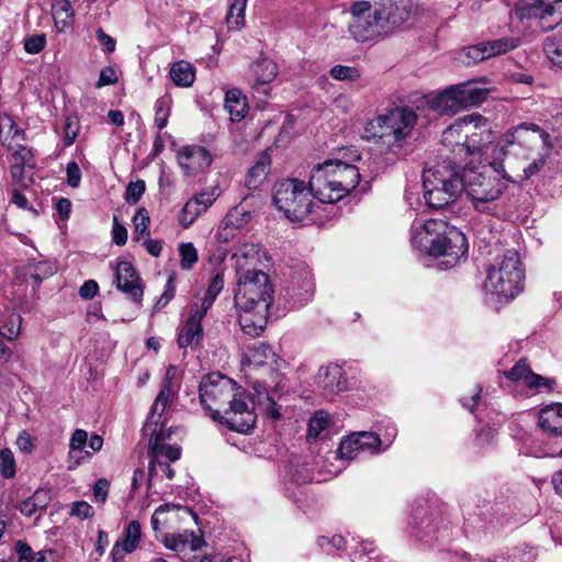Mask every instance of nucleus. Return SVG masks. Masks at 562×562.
I'll use <instances>...</instances> for the list:
<instances>
[{
	"mask_svg": "<svg viewBox=\"0 0 562 562\" xmlns=\"http://www.w3.org/2000/svg\"><path fill=\"white\" fill-rule=\"evenodd\" d=\"M251 397L241 386L226 375L210 373L199 385L200 403L210 417L227 429L247 434L257 422L255 405L270 419L281 418V406L265 386H255Z\"/></svg>",
	"mask_w": 562,
	"mask_h": 562,
	"instance_id": "f257e3e1",
	"label": "nucleus"
},
{
	"mask_svg": "<svg viewBox=\"0 0 562 562\" xmlns=\"http://www.w3.org/2000/svg\"><path fill=\"white\" fill-rule=\"evenodd\" d=\"M348 24L350 35L357 42H372L385 38L411 16L408 0L353 1Z\"/></svg>",
	"mask_w": 562,
	"mask_h": 562,
	"instance_id": "f03ea898",
	"label": "nucleus"
},
{
	"mask_svg": "<svg viewBox=\"0 0 562 562\" xmlns=\"http://www.w3.org/2000/svg\"><path fill=\"white\" fill-rule=\"evenodd\" d=\"M412 244L429 256L442 257L446 268L453 267L468 251L464 234L443 220L414 222Z\"/></svg>",
	"mask_w": 562,
	"mask_h": 562,
	"instance_id": "7ed1b4c3",
	"label": "nucleus"
},
{
	"mask_svg": "<svg viewBox=\"0 0 562 562\" xmlns=\"http://www.w3.org/2000/svg\"><path fill=\"white\" fill-rule=\"evenodd\" d=\"M361 178L359 167L341 160H326L315 166L310 186L321 204H334L349 194Z\"/></svg>",
	"mask_w": 562,
	"mask_h": 562,
	"instance_id": "20e7f679",
	"label": "nucleus"
},
{
	"mask_svg": "<svg viewBox=\"0 0 562 562\" xmlns=\"http://www.w3.org/2000/svg\"><path fill=\"white\" fill-rule=\"evenodd\" d=\"M424 199L430 209L439 210L457 201L463 192L462 170L450 162H441L423 172Z\"/></svg>",
	"mask_w": 562,
	"mask_h": 562,
	"instance_id": "39448f33",
	"label": "nucleus"
},
{
	"mask_svg": "<svg viewBox=\"0 0 562 562\" xmlns=\"http://www.w3.org/2000/svg\"><path fill=\"white\" fill-rule=\"evenodd\" d=\"M524 270L517 251L508 250L486 270L484 290L498 300H512L522 290Z\"/></svg>",
	"mask_w": 562,
	"mask_h": 562,
	"instance_id": "423d86ee",
	"label": "nucleus"
},
{
	"mask_svg": "<svg viewBox=\"0 0 562 562\" xmlns=\"http://www.w3.org/2000/svg\"><path fill=\"white\" fill-rule=\"evenodd\" d=\"M273 204L290 221L301 222L311 215L318 205L314 202V191L310 183L288 178L273 187Z\"/></svg>",
	"mask_w": 562,
	"mask_h": 562,
	"instance_id": "0eeeda50",
	"label": "nucleus"
},
{
	"mask_svg": "<svg viewBox=\"0 0 562 562\" xmlns=\"http://www.w3.org/2000/svg\"><path fill=\"white\" fill-rule=\"evenodd\" d=\"M486 168L469 167L462 168V178L465 193L471 199L473 206L479 212L492 213V202L497 200L505 189L498 179L486 175Z\"/></svg>",
	"mask_w": 562,
	"mask_h": 562,
	"instance_id": "6e6552de",
	"label": "nucleus"
},
{
	"mask_svg": "<svg viewBox=\"0 0 562 562\" xmlns=\"http://www.w3.org/2000/svg\"><path fill=\"white\" fill-rule=\"evenodd\" d=\"M488 91L472 82L451 86L446 90L426 98L427 105L439 114H456L464 109L481 104Z\"/></svg>",
	"mask_w": 562,
	"mask_h": 562,
	"instance_id": "1a4fd4ad",
	"label": "nucleus"
},
{
	"mask_svg": "<svg viewBox=\"0 0 562 562\" xmlns=\"http://www.w3.org/2000/svg\"><path fill=\"white\" fill-rule=\"evenodd\" d=\"M237 277L235 306H259V303L263 302L269 310L273 302V289L268 274L261 270L247 269Z\"/></svg>",
	"mask_w": 562,
	"mask_h": 562,
	"instance_id": "9d476101",
	"label": "nucleus"
},
{
	"mask_svg": "<svg viewBox=\"0 0 562 562\" xmlns=\"http://www.w3.org/2000/svg\"><path fill=\"white\" fill-rule=\"evenodd\" d=\"M417 116L408 108H395L371 120L366 127L367 133L372 137L393 138L394 142H401L409 136Z\"/></svg>",
	"mask_w": 562,
	"mask_h": 562,
	"instance_id": "9b49d317",
	"label": "nucleus"
},
{
	"mask_svg": "<svg viewBox=\"0 0 562 562\" xmlns=\"http://www.w3.org/2000/svg\"><path fill=\"white\" fill-rule=\"evenodd\" d=\"M456 126H464L463 130H460L464 134L463 145L460 147L464 149V156L479 155L486 145L494 140L491 125L481 114L464 115L456 121Z\"/></svg>",
	"mask_w": 562,
	"mask_h": 562,
	"instance_id": "f8f14e48",
	"label": "nucleus"
},
{
	"mask_svg": "<svg viewBox=\"0 0 562 562\" xmlns=\"http://www.w3.org/2000/svg\"><path fill=\"white\" fill-rule=\"evenodd\" d=\"M383 441L373 431H358L345 437L338 447V454L341 459L353 460L361 453L379 454L383 452Z\"/></svg>",
	"mask_w": 562,
	"mask_h": 562,
	"instance_id": "ddd939ff",
	"label": "nucleus"
},
{
	"mask_svg": "<svg viewBox=\"0 0 562 562\" xmlns=\"http://www.w3.org/2000/svg\"><path fill=\"white\" fill-rule=\"evenodd\" d=\"M519 19H539L540 27L550 31L562 22V0L544 3L543 0L521 5L517 10Z\"/></svg>",
	"mask_w": 562,
	"mask_h": 562,
	"instance_id": "4468645a",
	"label": "nucleus"
},
{
	"mask_svg": "<svg viewBox=\"0 0 562 562\" xmlns=\"http://www.w3.org/2000/svg\"><path fill=\"white\" fill-rule=\"evenodd\" d=\"M314 282L310 270L303 269L299 274L291 277L289 284L283 289V297L292 307H300L313 296Z\"/></svg>",
	"mask_w": 562,
	"mask_h": 562,
	"instance_id": "2eb2a0df",
	"label": "nucleus"
},
{
	"mask_svg": "<svg viewBox=\"0 0 562 562\" xmlns=\"http://www.w3.org/2000/svg\"><path fill=\"white\" fill-rule=\"evenodd\" d=\"M519 45V37L506 36L470 46L467 50V56L474 63H477L512 52Z\"/></svg>",
	"mask_w": 562,
	"mask_h": 562,
	"instance_id": "dca6fc26",
	"label": "nucleus"
},
{
	"mask_svg": "<svg viewBox=\"0 0 562 562\" xmlns=\"http://www.w3.org/2000/svg\"><path fill=\"white\" fill-rule=\"evenodd\" d=\"M238 311V323L241 330L251 337L260 336L265 330L268 321L267 304L259 303V306H235Z\"/></svg>",
	"mask_w": 562,
	"mask_h": 562,
	"instance_id": "f3484780",
	"label": "nucleus"
},
{
	"mask_svg": "<svg viewBox=\"0 0 562 562\" xmlns=\"http://www.w3.org/2000/svg\"><path fill=\"white\" fill-rule=\"evenodd\" d=\"M315 383L329 395L339 394L348 390L346 372L337 363L322 366L315 375Z\"/></svg>",
	"mask_w": 562,
	"mask_h": 562,
	"instance_id": "a211bd4d",
	"label": "nucleus"
},
{
	"mask_svg": "<svg viewBox=\"0 0 562 562\" xmlns=\"http://www.w3.org/2000/svg\"><path fill=\"white\" fill-rule=\"evenodd\" d=\"M177 160L183 172L192 177L209 168L212 164V156L206 148L192 145L180 149Z\"/></svg>",
	"mask_w": 562,
	"mask_h": 562,
	"instance_id": "6ab92c4d",
	"label": "nucleus"
},
{
	"mask_svg": "<svg viewBox=\"0 0 562 562\" xmlns=\"http://www.w3.org/2000/svg\"><path fill=\"white\" fill-rule=\"evenodd\" d=\"M505 376L518 384L525 385L531 390H550L553 381L536 374L527 363L526 359H520L512 369L504 372Z\"/></svg>",
	"mask_w": 562,
	"mask_h": 562,
	"instance_id": "aec40b11",
	"label": "nucleus"
},
{
	"mask_svg": "<svg viewBox=\"0 0 562 562\" xmlns=\"http://www.w3.org/2000/svg\"><path fill=\"white\" fill-rule=\"evenodd\" d=\"M115 283L119 290L127 294L135 303H139L143 297V288L139 284V278L133 265L128 261H121L115 270Z\"/></svg>",
	"mask_w": 562,
	"mask_h": 562,
	"instance_id": "412c9836",
	"label": "nucleus"
},
{
	"mask_svg": "<svg viewBox=\"0 0 562 562\" xmlns=\"http://www.w3.org/2000/svg\"><path fill=\"white\" fill-rule=\"evenodd\" d=\"M278 75L277 64L268 57H260L252 63L250 67V76L252 89L257 93H268L269 83L272 82Z\"/></svg>",
	"mask_w": 562,
	"mask_h": 562,
	"instance_id": "4be33fe9",
	"label": "nucleus"
},
{
	"mask_svg": "<svg viewBox=\"0 0 562 562\" xmlns=\"http://www.w3.org/2000/svg\"><path fill=\"white\" fill-rule=\"evenodd\" d=\"M201 318L189 313L188 318L179 327L177 342L179 348L187 349L188 347L195 349L201 346L204 338V330Z\"/></svg>",
	"mask_w": 562,
	"mask_h": 562,
	"instance_id": "5701e85b",
	"label": "nucleus"
},
{
	"mask_svg": "<svg viewBox=\"0 0 562 562\" xmlns=\"http://www.w3.org/2000/svg\"><path fill=\"white\" fill-rule=\"evenodd\" d=\"M538 425L549 436H562V403H552L541 408Z\"/></svg>",
	"mask_w": 562,
	"mask_h": 562,
	"instance_id": "b1692460",
	"label": "nucleus"
},
{
	"mask_svg": "<svg viewBox=\"0 0 562 562\" xmlns=\"http://www.w3.org/2000/svg\"><path fill=\"white\" fill-rule=\"evenodd\" d=\"M88 442V432L83 429H76L69 440L68 469L72 470L85 460L91 458L89 451L83 450Z\"/></svg>",
	"mask_w": 562,
	"mask_h": 562,
	"instance_id": "393cba45",
	"label": "nucleus"
},
{
	"mask_svg": "<svg viewBox=\"0 0 562 562\" xmlns=\"http://www.w3.org/2000/svg\"><path fill=\"white\" fill-rule=\"evenodd\" d=\"M260 246L254 243L243 244L233 258L235 259V269L237 274H243L247 269H256L255 266L260 262Z\"/></svg>",
	"mask_w": 562,
	"mask_h": 562,
	"instance_id": "a878e982",
	"label": "nucleus"
},
{
	"mask_svg": "<svg viewBox=\"0 0 562 562\" xmlns=\"http://www.w3.org/2000/svg\"><path fill=\"white\" fill-rule=\"evenodd\" d=\"M176 395L177 391H169L166 386H160V390L149 411V416L146 423L147 429H149L151 425H158L160 420H162L166 408L171 405Z\"/></svg>",
	"mask_w": 562,
	"mask_h": 562,
	"instance_id": "bb28decb",
	"label": "nucleus"
},
{
	"mask_svg": "<svg viewBox=\"0 0 562 562\" xmlns=\"http://www.w3.org/2000/svg\"><path fill=\"white\" fill-rule=\"evenodd\" d=\"M49 502V492L47 490L38 488L32 496L19 504V509L26 517H38L47 508Z\"/></svg>",
	"mask_w": 562,
	"mask_h": 562,
	"instance_id": "cd10ccee",
	"label": "nucleus"
},
{
	"mask_svg": "<svg viewBox=\"0 0 562 562\" xmlns=\"http://www.w3.org/2000/svg\"><path fill=\"white\" fill-rule=\"evenodd\" d=\"M225 109L229 113L231 120L239 122L248 111L246 97L238 89L228 90L225 94Z\"/></svg>",
	"mask_w": 562,
	"mask_h": 562,
	"instance_id": "c85d7f7f",
	"label": "nucleus"
},
{
	"mask_svg": "<svg viewBox=\"0 0 562 562\" xmlns=\"http://www.w3.org/2000/svg\"><path fill=\"white\" fill-rule=\"evenodd\" d=\"M76 0H55L53 3V16L58 32H65L71 25L75 16L74 2Z\"/></svg>",
	"mask_w": 562,
	"mask_h": 562,
	"instance_id": "c756f323",
	"label": "nucleus"
},
{
	"mask_svg": "<svg viewBox=\"0 0 562 562\" xmlns=\"http://www.w3.org/2000/svg\"><path fill=\"white\" fill-rule=\"evenodd\" d=\"M169 75L173 83L178 87H190L195 79L194 67L184 60L172 64Z\"/></svg>",
	"mask_w": 562,
	"mask_h": 562,
	"instance_id": "7c9ffc66",
	"label": "nucleus"
},
{
	"mask_svg": "<svg viewBox=\"0 0 562 562\" xmlns=\"http://www.w3.org/2000/svg\"><path fill=\"white\" fill-rule=\"evenodd\" d=\"M165 546L172 551H183L187 548L194 551L200 547V539L192 531L171 533L165 537Z\"/></svg>",
	"mask_w": 562,
	"mask_h": 562,
	"instance_id": "2f4dec72",
	"label": "nucleus"
},
{
	"mask_svg": "<svg viewBox=\"0 0 562 562\" xmlns=\"http://www.w3.org/2000/svg\"><path fill=\"white\" fill-rule=\"evenodd\" d=\"M22 317L13 311H5L0 314V335L13 340L21 331Z\"/></svg>",
	"mask_w": 562,
	"mask_h": 562,
	"instance_id": "473e14b6",
	"label": "nucleus"
},
{
	"mask_svg": "<svg viewBox=\"0 0 562 562\" xmlns=\"http://www.w3.org/2000/svg\"><path fill=\"white\" fill-rule=\"evenodd\" d=\"M464 126H456V122L448 126L442 133V144L448 147L456 157L464 156V149H461L463 145L464 134L459 130H463Z\"/></svg>",
	"mask_w": 562,
	"mask_h": 562,
	"instance_id": "72a5a7b5",
	"label": "nucleus"
},
{
	"mask_svg": "<svg viewBox=\"0 0 562 562\" xmlns=\"http://www.w3.org/2000/svg\"><path fill=\"white\" fill-rule=\"evenodd\" d=\"M270 169V157L267 154H262L257 160L256 165L252 166L247 176L246 184L248 188H257L267 177Z\"/></svg>",
	"mask_w": 562,
	"mask_h": 562,
	"instance_id": "f704fd0d",
	"label": "nucleus"
},
{
	"mask_svg": "<svg viewBox=\"0 0 562 562\" xmlns=\"http://www.w3.org/2000/svg\"><path fill=\"white\" fill-rule=\"evenodd\" d=\"M226 23L229 30H239L245 24L247 0H228Z\"/></svg>",
	"mask_w": 562,
	"mask_h": 562,
	"instance_id": "c9c22d12",
	"label": "nucleus"
},
{
	"mask_svg": "<svg viewBox=\"0 0 562 562\" xmlns=\"http://www.w3.org/2000/svg\"><path fill=\"white\" fill-rule=\"evenodd\" d=\"M178 430V427L173 428L172 426H167L166 419L162 418L158 425H154L148 449H157V447L167 443V440L170 439L171 435Z\"/></svg>",
	"mask_w": 562,
	"mask_h": 562,
	"instance_id": "e433bc0d",
	"label": "nucleus"
},
{
	"mask_svg": "<svg viewBox=\"0 0 562 562\" xmlns=\"http://www.w3.org/2000/svg\"><path fill=\"white\" fill-rule=\"evenodd\" d=\"M246 356L255 366H262L274 357V352L269 345L257 341L248 347Z\"/></svg>",
	"mask_w": 562,
	"mask_h": 562,
	"instance_id": "4c0bfd02",
	"label": "nucleus"
},
{
	"mask_svg": "<svg viewBox=\"0 0 562 562\" xmlns=\"http://www.w3.org/2000/svg\"><path fill=\"white\" fill-rule=\"evenodd\" d=\"M543 49L551 63L562 68V35L554 34L548 36L544 41Z\"/></svg>",
	"mask_w": 562,
	"mask_h": 562,
	"instance_id": "58836bf2",
	"label": "nucleus"
},
{
	"mask_svg": "<svg viewBox=\"0 0 562 562\" xmlns=\"http://www.w3.org/2000/svg\"><path fill=\"white\" fill-rule=\"evenodd\" d=\"M140 536L139 522L137 520L130 521L124 530L123 550L125 553H132L136 550Z\"/></svg>",
	"mask_w": 562,
	"mask_h": 562,
	"instance_id": "ea45409f",
	"label": "nucleus"
},
{
	"mask_svg": "<svg viewBox=\"0 0 562 562\" xmlns=\"http://www.w3.org/2000/svg\"><path fill=\"white\" fill-rule=\"evenodd\" d=\"M56 271V266L48 261H38L27 266V273L36 285H40L44 279L55 274Z\"/></svg>",
	"mask_w": 562,
	"mask_h": 562,
	"instance_id": "a19ab883",
	"label": "nucleus"
},
{
	"mask_svg": "<svg viewBox=\"0 0 562 562\" xmlns=\"http://www.w3.org/2000/svg\"><path fill=\"white\" fill-rule=\"evenodd\" d=\"M150 458L166 460L168 462H175L181 457V448L176 445L165 443L157 447V449H148Z\"/></svg>",
	"mask_w": 562,
	"mask_h": 562,
	"instance_id": "79ce46f5",
	"label": "nucleus"
},
{
	"mask_svg": "<svg viewBox=\"0 0 562 562\" xmlns=\"http://www.w3.org/2000/svg\"><path fill=\"white\" fill-rule=\"evenodd\" d=\"M330 423L329 415L323 411H318L310 419L307 438H317L319 434L325 430Z\"/></svg>",
	"mask_w": 562,
	"mask_h": 562,
	"instance_id": "37998d69",
	"label": "nucleus"
},
{
	"mask_svg": "<svg viewBox=\"0 0 562 562\" xmlns=\"http://www.w3.org/2000/svg\"><path fill=\"white\" fill-rule=\"evenodd\" d=\"M180 267L182 270H190L198 261V251L192 243L179 245Z\"/></svg>",
	"mask_w": 562,
	"mask_h": 562,
	"instance_id": "c03bdc74",
	"label": "nucleus"
},
{
	"mask_svg": "<svg viewBox=\"0 0 562 562\" xmlns=\"http://www.w3.org/2000/svg\"><path fill=\"white\" fill-rule=\"evenodd\" d=\"M15 553L18 555V562H46V557L43 552L33 551L29 544L22 541L15 544Z\"/></svg>",
	"mask_w": 562,
	"mask_h": 562,
	"instance_id": "a18cd8bd",
	"label": "nucleus"
},
{
	"mask_svg": "<svg viewBox=\"0 0 562 562\" xmlns=\"http://www.w3.org/2000/svg\"><path fill=\"white\" fill-rule=\"evenodd\" d=\"M170 114V99L161 97L155 103V124L159 131L166 127Z\"/></svg>",
	"mask_w": 562,
	"mask_h": 562,
	"instance_id": "49530a36",
	"label": "nucleus"
},
{
	"mask_svg": "<svg viewBox=\"0 0 562 562\" xmlns=\"http://www.w3.org/2000/svg\"><path fill=\"white\" fill-rule=\"evenodd\" d=\"M205 213L199 203L194 201V199H190L183 206L180 213L179 221L182 226L188 227L190 226L198 216Z\"/></svg>",
	"mask_w": 562,
	"mask_h": 562,
	"instance_id": "de8ad7c7",
	"label": "nucleus"
},
{
	"mask_svg": "<svg viewBox=\"0 0 562 562\" xmlns=\"http://www.w3.org/2000/svg\"><path fill=\"white\" fill-rule=\"evenodd\" d=\"M16 473L15 459L9 448L0 451V474L5 479L14 477Z\"/></svg>",
	"mask_w": 562,
	"mask_h": 562,
	"instance_id": "09e8293b",
	"label": "nucleus"
},
{
	"mask_svg": "<svg viewBox=\"0 0 562 562\" xmlns=\"http://www.w3.org/2000/svg\"><path fill=\"white\" fill-rule=\"evenodd\" d=\"M161 471L165 473L167 479L172 480L175 477V470L165 460L150 458L148 467V487L151 485V481Z\"/></svg>",
	"mask_w": 562,
	"mask_h": 562,
	"instance_id": "8fccbe9b",
	"label": "nucleus"
},
{
	"mask_svg": "<svg viewBox=\"0 0 562 562\" xmlns=\"http://www.w3.org/2000/svg\"><path fill=\"white\" fill-rule=\"evenodd\" d=\"M149 222H150V218H149L148 211L145 207H139L133 217L134 234L136 235L137 238L145 236V235H147V236L149 235V231H148Z\"/></svg>",
	"mask_w": 562,
	"mask_h": 562,
	"instance_id": "3c124183",
	"label": "nucleus"
},
{
	"mask_svg": "<svg viewBox=\"0 0 562 562\" xmlns=\"http://www.w3.org/2000/svg\"><path fill=\"white\" fill-rule=\"evenodd\" d=\"M317 544L324 549L326 553L330 554L335 551L342 550L346 547V540L340 535H334L331 538L319 536L317 538Z\"/></svg>",
	"mask_w": 562,
	"mask_h": 562,
	"instance_id": "603ef678",
	"label": "nucleus"
},
{
	"mask_svg": "<svg viewBox=\"0 0 562 562\" xmlns=\"http://www.w3.org/2000/svg\"><path fill=\"white\" fill-rule=\"evenodd\" d=\"M220 196L218 187H210L199 193H196L193 199L199 203L201 209L206 212L207 209L215 202V200Z\"/></svg>",
	"mask_w": 562,
	"mask_h": 562,
	"instance_id": "864d4df0",
	"label": "nucleus"
},
{
	"mask_svg": "<svg viewBox=\"0 0 562 562\" xmlns=\"http://www.w3.org/2000/svg\"><path fill=\"white\" fill-rule=\"evenodd\" d=\"M146 184L144 180L132 181L125 190V201L128 204H136L144 194Z\"/></svg>",
	"mask_w": 562,
	"mask_h": 562,
	"instance_id": "5fc2aeb1",
	"label": "nucleus"
},
{
	"mask_svg": "<svg viewBox=\"0 0 562 562\" xmlns=\"http://www.w3.org/2000/svg\"><path fill=\"white\" fill-rule=\"evenodd\" d=\"M530 130L532 132H539L540 127L535 124H531L530 126L527 124H520L513 132L508 133L506 135L507 150H510L509 148L514 147L516 142L520 143L524 139V135Z\"/></svg>",
	"mask_w": 562,
	"mask_h": 562,
	"instance_id": "6e6d98bb",
	"label": "nucleus"
},
{
	"mask_svg": "<svg viewBox=\"0 0 562 562\" xmlns=\"http://www.w3.org/2000/svg\"><path fill=\"white\" fill-rule=\"evenodd\" d=\"M330 76L336 80L355 81L360 77V74L353 67L336 65L330 69Z\"/></svg>",
	"mask_w": 562,
	"mask_h": 562,
	"instance_id": "4d7b16f0",
	"label": "nucleus"
},
{
	"mask_svg": "<svg viewBox=\"0 0 562 562\" xmlns=\"http://www.w3.org/2000/svg\"><path fill=\"white\" fill-rule=\"evenodd\" d=\"M9 134L10 138L5 137V139L2 142V144L7 146L9 149H13L16 142L23 144V142L26 140L25 131L14 122H11L10 124Z\"/></svg>",
	"mask_w": 562,
	"mask_h": 562,
	"instance_id": "13d9d810",
	"label": "nucleus"
},
{
	"mask_svg": "<svg viewBox=\"0 0 562 562\" xmlns=\"http://www.w3.org/2000/svg\"><path fill=\"white\" fill-rule=\"evenodd\" d=\"M13 150V159L15 164L26 165L27 167H33V153L30 148L24 146L21 143H15Z\"/></svg>",
	"mask_w": 562,
	"mask_h": 562,
	"instance_id": "bf43d9fd",
	"label": "nucleus"
},
{
	"mask_svg": "<svg viewBox=\"0 0 562 562\" xmlns=\"http://www.w3.org/2000/svg\"><path fill=\"white\" fill-rule=\"evenodd\" d=\"M46 45L45 34H37L24 40V49L29 54H38Z\"/></svg>",
	"mask_w": 562,
	"mask_h": 562,
	"instance_id": "052dcab7",
	"label": "nucleus"
},
{
	"mask_svg": "<svg viewBox=\"0 0 562 562\" xmlns=\"http://www.w3.org/2000/svg\"><path fill=\"white\" fill-rule=\"evenodd\" d=\"M216 300V296L214 295H211L209 293L205 292V295L204 297L202 299V303L201 305L199 306L198 304H194L191 308H190V313L201 319H203L207 313V311L211 308V306L213 305L214 301Z\"/></svg>",
	"mask_w": 562,
	"mask_h": 562,
	"instance_id": "680f3d73",
	"label": "nucleus"
},
{
	"mask_svg": "<svg viewBox=\"0 0 562 562\" xmlns=\"http://www.w3.org/2000/svg\"><path fill=\"white\" fill-rule=\"evenodd\" d=\"M95 36L100 45L103 47V52L106 54H111L115 50L116 41L106 34L103 29L99 27L95 31Z\"/></svg>",
	"mask_w": 562,
	"mask_h": 562,
	"instance_id": "e2e57ef3",
	"label": "nucleus"
},
{
	"mask_svg": "<svg viewBox=\"0 0 562 562\" xmlns=\"http://www.w3.org/2000/svg\"><path fill=\"white\" fill-rule=\"evenodd\" d=\"M112 238L117 246H124L127 241V229L116 216L113 217Z\"/></svg>",
	"mask_w": 562,
	"mask_h": 562,
	"instance_id": "0e129e2a",
	"label": "nucleus"
},
{
	"mask_svg": "<svg viewBox=\"0 0 562 562\" xmlns=\"http://www.w3.org/2000/svg\"><path fill=\"white\" fill-rule=\"evenodd\" d=\"M70 515L87 519L93 516V508L85 501L75 502L71 506Z\"/></svg>",
	"mask_w": 562,
	"mask_h": 562,
	"instance_id": "69168bd1",
	"label": "nucleus"
},
{
	"mask_svg": "<svg viewBox=\"0 0 562 562\" xmlns=\"http://www.w3.org/2000/svg\"><path fill=\"white\" fill-rule=\"evenodd\" d=\"M67 183L71 188H78L81 181V170L77 162L71 161L67 164L66 168Z\"/></svg>",
	"mask_w": 562,
	"mask_h": 562,
	"instance_id": "338daca9",
	"label": "nucleus"
},
{
	"mask_svg": "<svg viewBox=\"0 0 562 562\" xmlns=\"http://www.w3.org/2000/svg\"><path fill=\"white\" fill-rule=\"evenodd\" d=\"M117 82L116 71L113 67L108 66L101 69L97 87L101 88L104 86L114 85Z\"/></svg>",
	"mask_w": 562,
	"mask_h": 562,
	"instance_id": "774afa93",
	"label": "nucleus"
}]
</instances>
